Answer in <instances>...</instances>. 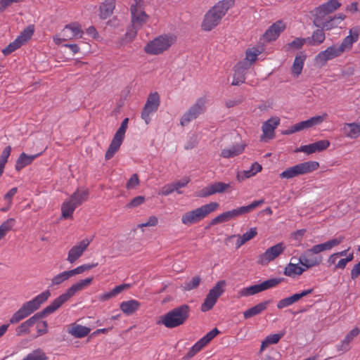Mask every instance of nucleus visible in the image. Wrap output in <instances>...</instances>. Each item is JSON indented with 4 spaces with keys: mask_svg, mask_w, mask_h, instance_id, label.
<instances>
[{
    "mask_svg": "<svg viewBox=\"0 0 360 360\" xmlns=\"http://www.w3.org/2000/svg\"><path fill=\"white\" fill-rule=\"evenodd\" d=\"M307 56L303 52L298 53L294 60L291 72L294 77H297L302 71Z\"/></svg>",
    "mask_w": 360,
    "mask_h": 360,
    "instance_id": "obj_28",
    "label": "nucleus"
},
{
    "mask_svg": "<svg viewBox=\"0 0 360 360\" xmlns=\"http://www.w3.org/2000/svg\"><path fill=\"white\" fill-rule=\"evenodd\" d=\"M190 181L189 178L185 177L179 181H175L173 184L174 187L176 188L175 190L177 191L179 194H181L182 192L180 191L179 189L181 188L185 187Z\"/></svg>",
    "mask_w": 360,
    "mask_h": 360,
    "instance_id": "obj_58",
    "label": "nucleus"
},
{
    "mask_svg": "<svg viewBox=\"0 0 360 360\" xmlns=\"http://www.w3.org/2000/svg\"><path fill=\"white\" fill-rule=\"evenodd\" d=\"M34 30L32 27L25 28L19 35L17 39L23 44L25 43L33 34Z\"/></svg>",
    "mask_w": 360,
    "mask_h": 360,
    "instance_id": "obj_53",
    "label": "nucleus"
},
{
    "mask_svg": "<svg viewBox=\"0 0 360 360\" xmlns=\"http://www.w3.org/2000/svg\"><path fill=\"white\" fill-rule=\"evenodd\" d=\"M235 2L236 0H220L217 1L204 15L201 22L202 30L209 32L219 25L229 10L234 6Z\"/></svg>",
    "mask_w": 360,
    "mask_h": 360,
    "instance_id": "obj_3",
    "label": "nucleus"
},
{
    "mask_svg": "<svg viewBox=\"0 0 360 360\" xmlns=\"http://www.w3.org/2000/svg\"><path fill=\"white\" fill-rule=\"evenodd\" d=\"M307 269L305 267L299 266L297 264L289 263L284 269V274L287 276L295 277L302 274Z\"/></svg>",
    "mask_w": 360,
    "mask_h": 360,
    "instance_id": "obj_39",
    "label": "nucleus"
},
{
    "mask_svg": "<svg viewBox=\"0 0 360 360\" xmlns=\"http://www.w3.org/2000/svg\"><path fill=\"white\" fill-rule=\"evenodd\" d=\"M230 188V184H226L220 181L214 182L203 188L200 191L199 196L205 198L217 193H223Z\"/></svg>",
    "mask_w": 360,
    "mask_h": 360,
    "instance_id": "obj_21",
    "label": "nucleus"
},
{
    "mask_svg": "<svg viewBox=\"0 0 360 360\" xmlns=\"http://www.w3.org/2000/svg\"><path fill=\"white\" fill-rule=\"evenodd\" d=\"M330 146V141L328 140H320L315 143L301 146L300 148H298L297 152H303L307 154H311L316 152H320L326 150Z\"/></svg>",
    "mask_w": 360,
    "mask_h": 360,
    "instance_id": "obj_24",
    "label": "nucleus"
},
{
    "mask_svg": "<svg viewBox=\"0 0 360 360\" xmlns=\"http://www.w3.org/2000/svg\"><path fill=\"white\" fill-rule=\"evenodd\" d=\"M298 302L295 295H292L290 297H285L281 299L277 302L276 307L278 309H282L283 308L291 306L294 303Z\"/></svg>",
    "mask_w": 360,
    "mask_h": 360,
    "instance_id": "obj_48",
    "label": "nucleus"
},
{
    "mask_svg": "<svg viewBox=\"0 0 360 360\" xmlns=\"http://www.w3.org/2000/svg\"><path fill=\"white\" fill-rule=\"evenodd\" d=\"M90 331L91 329L89 328L76 323H72L68 328V333L77 338H82L86 336Z\"/></svg>",
    "mask_w": 360,
    "mask_h": 360,
    "instance_id": "obj_30",
    "label": "nucleus"
},
{
    "mask_svg": "<svg viewBox=\"0 0 360 360\" xmlns=\"http://www.w3.org/2000/svg\"><path fill=\"white\" fill-rule=\"evenodd\" d=\"M200 281H201L200 277L198 276H195L193 277L191 279V281L184 283V284L183 285V288H184V290H187V291L195 289L199 286Z\"/></svg>",
    "mask_w": 360,
    "mask_h": 360,
    "instance_id": "obj_50",
    "label": "nucleus"
},
{
    "mask_svg": "<svg viewBox=\"0 0 360 360\" xmlns=\"http://www.w3.org/2000/svg\"><path fill=\"white\" fill-rule=\"evenodd\" d=\"M130 11L131 15V25L140 30L148 20L149 16L136 5L131 6Z\"/></svg>",
    "mask_w": 360,
    "mask_h": 360,
    "instance_id": "obj_18",
    "label": "nucleus"
},
{
    "mask_svg": "<svg viewBox=\"0 0 360 360\" xmlns=\"http://www.w3.org/2000/svg\"><path fill=\"white\" fill-rule=\"evenodd\" d=\"M245 150V145L237 144L230 148H224L221 152V156L224 158H231L241 154Z\"/></svg>",
    "mask_w": 360,
    "mask_h": 360,
    "instance_id": "obj_37",
    "label": "nucleus"
},
{
    "mask_svg": "<svg viewBox=\"0 0 360 360\" xmlns=\"http://www.w3.org/2000/svg\"><path fill=\"white\" fill-rule=\"evenodd\" d=\"M219 333L220 331L217 328L210 330L191 347L184 359H191L201 349H202L207 345H208Z\"/></svg>",
    "mask_w": 360,
    "mask_h": 360,
    "instance_id": "obj_16",
    "label": "nucleus"
},
{
    "mask_svg": "<svg viewBox=\"0 0 360 360\" xmlns=\"http://www.w3.org/2000/svg\"><path fill=\"white\" fill-rule=\"evenodd\" d=\"M257 234V229L255 227L251 228L248 231L243 233L241 236L245 242H248L255 238Z\"/></svg>",
    "mask_w": 360,
    "mask_h": 360,
    "instance_id": "obj_60",
    "label": "nucleus"
},
{
    "mask_svg": "<svg viewBox=\"0 0 360 360\" xmlns=\"http://www.w3.org/2000/svg\"><path fill=\"white\" fill-rule=\"evenodd\" d=\"M140 181L136 174H134L131 176L126 184L127 189H134L139 185Z\"/></svg>",
    "mask_w": 360,
    "mask_h": 360,
    "instance_id": "obj_56",
    "label": "nucleus"
},
{
    "mask_svg": "<svg viewBox=\"0 0 360 360\" xmlns=\"http://www.w3.org/2000/svg\"><path fill=\"white\" fill-rule=\"evenodd\" d=\"M271 300H266L257 304V305L248 309L243 312V316L245 319H250L254 316L258 315L264 311L270 304Z\"/></svg>",
    "mask_w": 360,
    "mask_h": 360,
    "instance_id": "obj_34",
    "label": "nucleus"
},
{
    "mask_svg": "<svg viewBox=\"0 0 360 360\" xmlns=\"http://www.w3.org/2000/svg\"><path fill=\"white\" fill-rule=\"evenodd\" d=\"M224 285L225 281H219L210 290L203 303L201 305L200 309L202 311L205 312L213 308L218 298L224 293Z\"/></svg>",
    "mask_w": 360,
    "mask_h": 360,
    "instance_id": "obj_14",
    "label": "nucleus"
},
{
    "mask_svg": "<svg viewBox=\"0 0 360 360\" xmlns=\"http://www.w3.org/2000/svg\"><path fill=\"white\" fill-rule=\"evenodd\" d=\"M49 290L44 291L34 297L32 300L25 302L18 311H16L9 319L11 324H15L27 318L33 312L39 309L41 305L50 297Z\"/></svg>",
    "mask_w": 360,
    "mask_h": 360,
    "instance_id": "obj_5",
    "label": "nucleus"
},
{
    "mask_svg": "<svg viewBox=\"0 0 360 360\" xmlns=\"http://www.w3.org/2000/svg\"><path fill=\"white\" fill-rule=\"evenodd\" d=\"M89 244L90 240L86 238L72 246L68 253L67 261L70 264L75 262L83 255Z\"/></svg>",
    "mask_w": 360,
    "mask_h": 360,
    "instance_id": "obj_20",
    "label": "nucleus"
},
{
    "mask_svg": "<svg viewBox=\"0 0 360 360\" xmlns=\"http://www.w3.org/2000/svg\"><path fill=\"white\" fill-rule=\"evenodd\" d=\"M140 307L141 303L136 300L124 301L120 305L121 311L127 316L134 314L139 309Z\"/></svg>",
    "mask_w": 360,
    "mask_h": 360,
    "instance_id": "obj_29",
    "label": "nucleus"
},
{
    "mask_svg": "<svg viewBox=\"0 0 360 360\" xmlns=\"http://www.w3.org/2000/svg\"><path fill=\"white\" fill-rule=\"evenodd\" d=\"M15 224V219L13 218L7 219L0 226V240L6 236V234L11 230Z\"/></svg>",
    "mask_w": 360,
    "mask_h": 360,
    "instance_id": "obj_47",
    "label": "nucleus"
},
{
    "mask_svg": "<svg viewBox=\"0 0 360 360\" xmlns=\"http://www.w3.org/2000/svg\"><path fill=\"white\" fill-rule=\"evenodd\" d=\"M97 265H98V263L82 264V265H80V266L76 267L74 269L70 270V272L71 273L72 276H73L77 274H80L85 271H89V270L97 266Z\"/></svg>",
    "mask_w": 360,
    "mask_h": 360,
    "instance_id": "obj_49",
    "label": "nucleus"
},
{
    "mask_svg": "<svg viewBox=\"0 0 360 360\" xmlns=\"http://www.w3.org/2000/svg\"><path fill=\"white\" fill-rule=\"evenodd\" d=\"M281 120L278 117H272L262 124V139L268 138L271 139L274 137V131L280 124Z\"/></svg>",
    "mask_w": 360,
    "mask_h": 360,
    "instance_id": "obj_23",
    "label": "nucleus"
},
{
    "mask_svg": "<svg viewBox=\"0 0 360 360\" xmlns=\"http://www.w3.org/2000/svg\"><path fill=\"white\" fill-rule=\"evenodd\" d=\"M37 324V330L38 333V335H41L46 334L47 333V327L48 324L46 321H39V320L36 323Z\"/></svg>",
    "mask_w": 360,
    "mask_h": 360,
    "instance_id": "obj_59",
    "label": "nucleus"
},
{
    "mask_svg": "<svg viewBox=\"0 0 360 360\" xmlns=\"http://www.w3.org/2000/svg\"><path fill=\"white\" fill-rule=\"evenodd\" d=\"M341 5L342 4L339 0H329L319 6V7L323 9L326 14H330L338 10L341 6Z\"/></svg>",
    "mask_w": 360,
    "mask_h": 360,
    "instance_id": "obj_43",
    "label": "nucleus"
},
{
    "mask_svg": "<svg viewBox=\"0 0 360 360\" xmlns=\"http://www.w3.org/2000/svg\"><path fill=\"white\" fill-rule=\"evenodd\" d=\"M342 130L347 137L349 139H356L360 136V123H345Z\"/></svg>",
    "mask_w": 360,
    "mask_h": 360,
    "instance_id": "obj_32",
    "label": "nucleus"
},
{
    "mask_svg": "<svg viewBox=\"0 0 360 360\" xmlns=\"http://www.w3.org/2000/svg\"><path fill=\"white\" fill-rule=\"evenodd\" d=\"M46 354L40 348L28 353L22 360H48Z\"/></svg>",
    "mask_w": 360,
    "mask_h": 360,
    "instance_id": "obj_42",
    "label": "nucleus"
},
{
    "mask_svg": "<svg viewBox=\"0 0 360 360\" xmlns=\"http://www.w3.org/2000/svg\"><path fill=\"white\" fill-rule=\"evenodd\" d=\"M70 277H72V275L71 273L70 272V270L62 271L53 276V278L51 280V285H59L65 281H68Z\"/></svg>",
    "mask_w": 360,
    "mask_h": 360,
    "instance_id": "obj_41",
    "label": "nucleus"
},
{
    "mask_svg": "<svg viewBox=\"0 0 360 360\" xmlns=\"http://www.w3.org/2000/svg\"><path fill=\"white\" fill-rule=\"evenodd\" d=\"M207 100L205 97L197 99L195 103L186 111L180 119V124L184 127L191 121L195 120L199 115L203 114L206 110Z\"/></svg>",
    "mask_w": 360,
    "mask_h": 360,
    "instance_id": "obj_11",
    "label": "nucleus"
},
{
    "mask_svg": "<svg viewBox=\"0 0 360 360\" xmlns=\"http://www.w3.org/2000/svg\"><path fill=\"white\" fill-rule=\"evenodd\" d=\"M89 194L88 189H77L69 198L63 202L61 217L63 219L72 218L75 209L88 200Z\"/></svg>",
    "mask_w": 360,
    "mask_h": 360,
    "instance_id": "obj_8",
    "label": "nucleus"
},
{
    "mask_svg": "<svg viewBox=\"0 0 360 360\" xmlns=\"http://www.w3.org/2000/svg\"><path fill=\"white\" fill-rule=\"evenodd\" d=\"M261 53V51L256 47L248 49L245 51V59L251 64H253L257 59V56Z\"/></svg>",
    "mask_w": 360,
    "mask_h": 360,
    "instance_id": "obj_46",
    "label": "nucleus"
},
{
    "mask_svg": "<svg viewBox=\"0 0 360 360\" xmlns=\"http://www.w3.org/2000/svg\"><path fill=\"white\" fill-rule=\"evenodd\" d=\"M93 281L92 277H89L85 279L79 280L78 282L74 283L66 291L56 298L49 306L43 310V314H50L56 311L62 306L65 302L73 297L76 293L89 286Z\"/></svg>",
    "mask_w": 360,
    "mask_h": 360,
    "instance_id": "obj_6",
    "label": "nucleus"
},
{
    "mask_svg": "<svg viewBox=\"0 0 360 360\" xmlns=\"http://www.w3.org/2000/svg\"><path fill=\"white\" fill-rule=\"evenodd\" d=\"M283 334H272L268 335L265 340L269 345L276 344L279 342Z\"/></svg>",
    "mask_w": 360,
    "mask_h": 360,
    "instance_id": "obj_63",
    "label": "nucleus"
},
{
    "mask_svg": "<svg viewBox=\"0 0 360 360\" xmlns=\"http://www.w3.org/2000/svg\"><path fill=\"white\" fill-rule=\"evenodd\" d=\"M285 250V246L283 243H278L259 255L257 258V263L261 265H266L280 256Z\"/></svg>",
    "mask_w": 360,
    "mask_h": 360,
    "instance_id": "obj_17",
    "label": "nucleus"
},
{
    "mask_svg": "<svg viewBox=\"0 0 360 360\" xmlns=\"http://www.w3.org/2000/svg\"><path fill=\"white\" fill-rule=\"evenodd\" d=\"M325 30L316 29L312 32L310 37H307V44L309 46H319L326 39Z\"/></svg>",
    "mask_w": 360,
    "mask_h": 360,
    "instance_id": "obj_36",
    "label": "nucleus"
},
{
    "mask_svg": "<svg viewBox=\"0 0 360 360\" xmlns=\"http://www.w3.org/2000/svg\"><path fill=\"white\" fill-rule=\"evenodd\" d=\"M255 176L254 173L252 172L251 169L244 170L242 172H238L237 174V179L239 181H243L245 179L250 178L252 176Z\"/></svg>",
    "mask_w": 360,
    "mask_h": 360,
    "instance_id": "obj_62",
    "label": "nucleus"
},
{
    "mask_svg": "<svg viewBox=\"0 0 360 360\" xmlns=\"http://www.w3.org/2000/svg\"><path fill=\"white\" fill-rule=\"evenodd\" d=\"M128 118L124 119L121 123L120 127H119L115 134L114 135V137L109 146V148L105 154V158L106 160H110V158H112L115 154V153L119 150L124 139L125 132L128 125Z\"/></svg>",
    "mask_w": 360,
    "mask_h": 360,
    "instance_id": "obj_12",
    "label": "nucleus"
},
{
    "mask_svg": "<svg viewBox=\"0 0 360 360\" xmlns=\"http://www.w3.org/2000/svg\"><path fill=\"white\" fill-rule=\"evenodd\" d=\"M304 44H307V38L297 37L292 41L288 44V49H301Z\"/></svg>",
    "mask_w": 360,
    "mask_h": 360,
    "instance_id": "obj_54",
    "label": "nucleus"
},
{
    "mask_svg": "<svg viewBox=\"0 0 360 360\" xmlns=\"http://www.w3.org/2000/svg\"><path fill=\"white\" fill-rule=\"evenodd\" d=\"M219 207V203L216 202H211L203 205L199 207L184 213L181 216V221L186 226L198 224L210 214L216 211Z\"/></svg>",
    "mask_w": 360,
    "mask_h": 360,
    "instance_id": "obj_7",
    "label": "nucleus"
},
{
    "mask_svg": "<svg viewBox=\"0 0 360 360\" xmlns=\"http://www.w3.org/2000/svg\"><path fill=\"white\" fill-rule=\"evenodd\" d=\"M82 34L83 31L82 27L76 23L65 25L60 32L63 41H68L73 38H81Z\"/></svg>",
    "mask_w": 360,
    "mask_h": 360,
    "instance_id": "obj_22",
    "label": "nucleus"
},
{
    "mask_svg": "<svg viewBox=\"0 0 360 360\" xmlns=\"http://www.w3.org/2000/svg\"><path fill=\"white\" fill-rule=\"evenodd\" d=\"M345 237L340 236L323 243L315 245L305 251L299 257V263L307 270L319 265L322 262L321 256H315L322 252L330 250L343 242Z\"/></svg>",
    "mask_w": 360,
    "mask_h": 360,
    "instance_id": "obj_2",
    "label": "nucleus"
},
{
    "mask_svg": "<svg viewBox=\"0 0 360 360\" xmlns=\"http://www.w3.org/2000/svg\"><path fill=\"white\" fill-rule=\"evenodd\" d=\"M139 30V29H136L132 25H131V26L129 27L127 30L124 37L123 38V43L122 44L124 45L131 42L136 37Z\"/></svg>",
    "mask_w": 360,
    "mask_h": 360,
    "instance_id": "obj_45",
    "label": "nucleus"
},
{
    "mask_svg": "<svg viewBox=\"0 0 360 360\" xmlns=\"http://www.w3.org/2000/svg\"><path fill=\"white\" fill-rule=\"evenodd\" d=\"M285 23L282 20H278L272 24L262 35L264 41H275L280 34L285 30Z\"/></svg>",
    "mask_w": 360,
    "mask_h": 360,
    "instance_id": "obj_19",
    "label": "nucleus"
},
{
    "mask_svg": "<svg viewBox=\"0 0 360 360\" xmlns=\"http://www.w3.org/2000/svg\"><path fill=\"white\" fill-rule=\"evenodd\" d=\"M175 188H176L174 187L173 184H166L161 188V189L158 192V194L160 195L167 196L172 193L174 191H175Z\"/></svg>",
    "mask_w": 360,
    "mask_h": 360,
    "instance_id": "obj_57",
    "label": "nucleus"
},
{
    "mask_svg": "<svg viewBox=\"0 0 360 360\" xmlns=\"http://www.w3.org/2000/svg\"><path fill=\"white\" fill-rule=\"evenodd\" d=\"M359 35L360 27L359 26L349 29V34L342 40L340 44H332L315 56V64L323 67L327 64L328 61L339 58L345 52L349 51L352 49L353 44L358 41Z\"/></svg>",
    "mask_w": 360,
    "mask_h": 360,
    "instance_id": "obj_1",
    "label": "nucleus"
},
{
    "mask_svg": "<svg viewBox=\"0 0 360 360\" xmlns=\"http://www.w3.org/2000/svg\"><path fill=\"white\" fill-rule=\"evenodd\" d=\"M319 167L317 161H307L285 169L280 174V178L290 179L299 175H304L316 171Z\"/></svg>",
    "mask_w": 360,
    "mask_h": 360,
    "instance_id": "obj_10",
    "label": "nucleus"
},
{
    "mask_svg": "<svg viewBox=\"0 0 360 360\" xmlns=\"http://www.w3.org/2000/svg\"><path fill=\"white\" fill-rule=\"evenodd\" d=\"M176 41V37L173 34L159 35L149 41L144 47V51L150 55H160L167 51Z\"/></svg>",
    "mask_w": 360,
    "mask_h": 360,
    "instance_id": "obj_9",
    "label": "nucleus"
},
{
    "mask_svg": "<svg viewBox=\"0 0 360 360\" xmlns=\"http://www.w3.org/2000/svg\"><path fill=\"white\" fill-rule=\"evenodd\" d=\"M191 308L187 304L176 307L159 317L157 324L167 328H174L184 325L190 316Z\"/></svg>",
    "mask_w": 360,
    "mask_h": 360,
    "instance_id": "obj_4",
    "label": "nucleus"
},
{
    "mask_svg": "<svg viewBox=\"0 0 360 360\" xmlns=\"http://www.w3.org/2000/svg\"><path fill=\"white\" fill-rule=\"evenodd\" d=\"M22 45V42L16 38L13 42L10 43L4 49H3L2 53L5 56H7L19 49Z\"/></svg>",
    "mask_w": 360,
    "mask_h": 360,
    "instance_id": "obj_51",
    "label": "nucleus"
},
{
    "mask_svg": "<svg viewBox=\"0 0 360 360\" xmlns=\"http://www.w3.org/2000/svg\"><path fill=\"white\" fill-rule=\"evenodd\" d=\"M43 311L41 314H36L25 321L20 323L15 329L16 335L18 336H22L30 333V328L32 327L42 317Z\"/></svg>",
    "mask_w": 360,
    "mask_h": 360,
    "instance_id": "obj_25",
    "label": "nucleus"
},
{
    "mask_svg": "<svg viewBox=\"0 0 360 360\" xmlns=\"http://www.w3.org/2000/svg\"><path fill=\"white\" fill-rule=\"evenodd\" d=\"M264 203V200H255L250 205L242 206L233 209L236 218L239 217L243 214L252 212L255 208L258 207Z\"/></svg>",
    "mask_w": 360,
    "mask_h": 360,
    "instance_id": "obj_33",
    "label": "nucleus"
},
{
    "mask_svg": "<svg viewBox=\"0 0 360 360\" xmlns=\"http://www.w3.org/2000/svg\"><path fill=\"white\" fill-rule=\"evenodd\" d=\"M360 333V330L356 327L353 328L340 342V345H337L338 351H342L346 352L349 350V344L352 342L354 338L356 337Z\"/></svg>",
    "mask_w": 360,
    "mask_h": 360,
    "instance_id": "obj_27",
    "label": "nucleus"
},
{
    "mask_svg": "<svg viewBox=\"0 0 360 360\" xmlns=\"http://www.w3.org/2000/svg\"><path fill=\"white\" fill-rule=\"evenodd\" d=\"M39 154L34 155H28L25 153H22L16 161L15 169L20 171L25 166L31 164L32 161L39 156Z\"/></svg>",
    "mask_w": 360,
    "mask_h": 360,
    "instance_id": "obj_38",
    "label": "nucleus"
},
{
    "mask_svg": "<svg viewBox=\"0 0 360 360\" xmlns=\"http://www.w3.org/2000/svg\"><path fill=\"white\" fill-rule=\"evenodd\" d=\"M234 73L233 76V80L231 82V84L233 86H238L245 81V73L243 71H241L240 70L238 69L237 68L234 67Z\"/></svg>",
    "mask_w": 360,
    "mask_h": 360,
    "instance_id": "obj_44",
    "label": "nucleus"
},
{
    "mask_svg": "<svg viewBox=\"0 0 360 360\" xmlns=\"http://www.w3.org/2000/svg\"><path fill=\"white\" fill-rule=\"evenodd\" d=\"M327 117L328 114L324 112L322 115H316L308 119L310 128L321 124L327 118Z\"/></svg>",
    "mask_w": 360,
    "mask_h": 360,
    "instance_id": "obj_52",
    "label": "nucleus"
},
{
    "mask_svg": "<svg viewBox=\"0 0 360 360\" xmlns=\"http://www.w3.org/2000/svg\"><path fill=\"white\" fill-rule=\"evenodd\" d=\"M282 279L274 278L268 279L261 283L244 288L238 292L240 297H248L254 295L266 290L276 287L281 282Z\"/></svg>",
    "mask_w": 360,
    "mask_h": 360,
    "instance_id": "obj_13",
    "label": "nucleus"
},
{
    "mask_svg": "<svg viewBox=\"0 0 360 360\" xmlns=\"http://www.w3.org/2000/svg\"><path fill=\"white\" fill-rule=\"evenodd\" d=\"M236 219L233 210L224 212L216 217L213 218L210 221L211 226H214L218 224L229 221L232 219Z\"/></svg>",
    "mask_w": 360,
    "mask_h": 360,
    "instance_id": "obj_40",
    "label": "nucleus"
},
{
    "mask_svg": "<svg viewBox=\"0 0 360 360\" xmlns=\"http://www.w3.org/2000/svg\"><path fill=\"white\" fill-rule=\"evenodd\" d=\"M311 13L313 16V25L319 28H321L328 14H326L323 9L319 6L315 8Z\"/></svg>",
    "mask_w": 360,
    "mask_h": 360,
    "instance_id": "obj_35",
    "label": "nucleus"
},
{
    "mask_svg": "<svg viewBox=\"0 0 360 360\" xmlns=\"http://www.w3.org/2000/svg\"><path fill=\"white\" fill-rule=\"evenodd\" d=\"M145 197L143 196H136L126 205V207L129 209L137 207L142 205L145 202Z\"/></svg>",
    "mask_w": 360,
    "mask_h": 360,
    "instance_id": "obj_55",
    "label": "nucleus"
},
{
    "mask_svg": "<svg viewBox=\"0 0 360 360\" xmlns=\"http://www.w3.org/2000/svg\"><path fill=\"white\" fill-rule=\"evenodd\" d=\"M345 18V15L341 13L333 17H328L321 27V29L328 31L337 28Z\"/></svg>",
    "mask_w": 360,
    "mask_h": 360,
    "instance_id": "obj_31",
    "label": "nucleus"
},
{
    "mask_svg": "<svg viewBox=\"0 0 360 360\" xmlns=\"http://www.w3.org/2000/svg\"><path fill=\"white\" fill-rule=\"evenodd\" d=\"M360 276V261L354 265L351 270V278L352 280L356 279Z\"/></svg>",
    "mask_w": 360,
    "mask_h": 360,
    "instance_id": "obj_64",
    "label": "nucleus"
},
{
    "mask_svg": "<svg viewBox=\"0 0 360 360\" xmlns=\"http://www.w3.org/2000/svg\"><path fill=\"white\" fill-rule=\"evenodd\" d=\"M115 8V0H105L99 6V18L102 20H105L110 18L112 15Z\"/></svg>",
    "mask_w": 360,
    "mask_h": 360,
    "instance_id": "obj_26",
    "label": "nucleus"
},
{
    "mask_svg": "<svg viewBox=\"0 0 360 360\" xmlns=\"http://www.w3.org/2000/svg\"><path fill=\"white\" fill-rule=\"evenodd\" d=\"M252 64H251L249 61H248L245 58H244L243 60L239 61L235 67L238 69L240 70L241 71H243L246 72V71L250 68Z\"/></svg>",
    "mask_w": 360,
    "mask_h": 360,
    "instance_id": "obj_61",
    "label": "nucleus"
},
{
    "mask_svg": "<svg viewBox=\"0 0 360 360\" xmlns=\"http://www.w3.org/2000/svg\"><path fill=\"white\" fill-rule=\"evenodd\" d=\"M160 96L158 92L150 93L141 112V118L146 124L151 121V115L158 109L160 105Z\"/></svg>",
    "mask_w": 360,
    "mask_h": 360,
    "instance_id": "obj_15",
    "label": "nucleus"
}]
</instances>
